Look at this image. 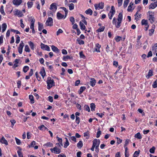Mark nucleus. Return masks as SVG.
<instances>
[{
  "mask_svg": "<svg viewBox=\"0 0 157 157\" xmlns=\"http://www.w3.org/2000/svg\"><path fill=\"white\" fill-rule=\"evenodd\" d=\"M38 30L41 31L44 28L43 25L42 23L38 22Z\"/></svg>",
  "mask_w": 157,
  "mask_h": 157,
  "instance_id": "obj_26",
  "label": "nucleus"
},
{
  "mask_svg": "<svg viewBox=\"0 0 157 157\" xmlns=\"http://www.w3.org/2000/svg\"><path fill=\"white\" fill-rule=\"evenodd\" d=\"M40 73L41 74V75L42 76V77H43V78H44V76L46 75L45 70H44V67H43L42 69L41 70V71H40Z\"/></svg>",
  "mask_w": 157,
  "mask_h": 157,
  "instance_id": "obj_15",
  "label": "nucleus"
},
{
  "mask_svg": "<svg viewBox=\"0 0 157 157\" xmlns=\"http://www.w3.org/2000/svg\"><path fill=\"white\" fill-rule=\"evenodd\" d=\"M20 37L19 36L17 35L16 38V43L17 44H18L20 41Z\"/></svg>",
  "mask_w": 157,
  "mask_h": 157,
  "instance_id": "obj_50",
  "label": "nucleus"
},
{
  "mask_svg": "<svg viewBox=\"0 0 157 157\" xmlns=\"http://www.w3.org/2000/svg\"><path fill=\"white\" fill-rule=\"evenodd\" d=\"M0 12L2 14H3L4 15H5V13L3 9V6H2L0 8Z\"/></svg>",
  "mask_w": 157,
  "mask_h": 157,
  "instance_id": "obj_41",
  "label": "nucleus"
},
{
  "mask_svg": "<svg viewBox=\"0 0 157 157\" xmlns=\"http://www.w3.org/2000/svg\"><path fill=\"white\" fill-rule=\"evenodd\" d=\"M68 6H69V10H72L74 8V6H75L72 3L68 5Z\"/></svg>",
  "mask_w": 157,
  "mask_h": 157,
  "instance_id": "obj_29",
  "label": "nucleus"
},
{
  "mask_svg": "<svg viewBox=\"0 0 157 157\" xmlns=\"http://www.w3.org/2000/svg\"><path fill=\"white\" fill-rule=\"evenodd\" d=\"M84 109L85 110L89 112L90 111V107L88 105H84Z\"/></svg>",
  "mask_w": 157,
  "mask_h": 157,
  "instance_id": "obj_44",
  "label": "nucleus"
},
{
  "mask_svg": "<svg viewBox=\"0 0 157 157\" xmlns=\"http://www.w3.org/2000/svg\"><path fill=\"white\" fill-rule=\"evenodd\" d=\"M0 141L2 143L5 144L6 145L8 144L7 141L6 140L3 136L1 139Z\"/></svg>",
  "mask_w": 157,
  "mask_h": 157,
  "instance_id": "obj_11",
  "label": "nucleus"
},
{
  "mask_svg": "<svg viewBox=\"0 0 157 157\" xmlns=\"http://www.w3.org/2000/svg\"><path fill=\"white\" fill-rule=\"evenodd\" d=\"M47 84V88L50 89L54 85L55 82L53 79L51 80V78L48 77L46 81Z\"/></svg>",
  "mask_w": 157,
  "mask_h": 157,
  "instance_id": "obj_1",
  "label": "nucleus"
},
{
  "mask_svg": "<svg viewBox=\"0 0 157 157\" xmlns=\"http://www.w3.org/2000/svg\"><path fill=\"white\" fill-rule=\"evenodd\" d=\"M123 17H122V13H120L118 15V17L117 18V20L118 21H122V20Z\"/></svg>",
  "mask_w": 157,
  "mask_h": 157,
  "instance_id": "obj_20",
  "label": "nucleus"
},
{
  "mask_svg": "<svg viewBox=\"0 0 157 157\" xmlns=\"http://www.w3.org/2000/svg\"><path fill=\"white\" fill-rule=\"evenodd\" d=\"M129 0H124V7L125 8L127 6Z\"/></svg>",
  "mask_w": 157,
  "mask_h": 157,
  "instance_id": "obj_34",
  "label": "nucleus"
},
{
  "mask_svg": "<svg viewBox=\"0 0 157 157\" xmlns=\"http://www.w3.org/2000/svg\"><path fill=\"white\" fill-rule=\"evenodd\" d=\"M79 25L80 27V29L83 30H85V31H86V30H85L86 26L84 25L82 23L81 21H80L79 22Z\"/></svg>",
  "mask_w": 157,
  "mask_h": 157,
  "instance_id": "obj_16",
  "label": "nucleus"
},
{
  "mask_svg": "<svg viewBox=\"0 0 157 157\" xmlns=\"http://www.w3.org/2000/svg\"><path fill=\"white\" fill-rule=\"evenodd\" d=\"M41 48L43 50H45L48 51H50V48L47 45H45L42 43L41 44Z\"/></svg>",
  "mask_w": 157,
  "mask_h": 157,
  "instance_id": "obj_5",
  "label": "nucleus"
},
{
  "mask_svg": "<svg viewBox=\"0 0 157 157\" xmlns=\"http://www.w3.org/2000/svg\"><path fill=\"white\" fill-rule=\"evenodd\" d=\"M149 35L150 36L152 35L154 32V30L153 29H151L149 30Z\"/></svg>",
  "mask_w": 157,
  "mask_h": 157,
  "instance_id": "obj_49",
  "label": "nucleus"
},
{
  "mask_svg": "<svg viewBox=\"0 0 157 157\" xmlns=\"http://www.w3.org/2000/svg\"><path fill=\"white\" fill-rule=\"evenodd\" d=\"M25 51L27 52H29L30 50L28 45H26L25 47Z\"/></svg>",
  "mask_w": 157,
  "mask_h": 157,
  "instance_id": "obj_42",
  "label": "nucleus"
},
{
  "mask_svg": "<svg viewBox=\"0 0 157 157\" xmlns=\"http://www.w3.org/2000/svg\"><path fill=\"white\" fill-rule=\"evenodd\" d=\"M83 146V144L82 141H79L77 144V146L78 147L81 148Z\"/></svg>",
  "mask_w": 157,
  "mask_h": 157,
  "instance_id": "obj_33",
  "label": "nucleus"
},
{
  "mask_svg": "<svg viewBox=\"0 0 157 157\" xmlns=\"http://www.w3.org/2000/svg\"><path fill=\"white\" fill-rule=\"evenodd\" d=\"M78 43L80 44H84V42L83 40H80L78 38L76 40Z\"/></svg>",
  "mask_w": 157,
  "mask_h": 157,
  "instance_id": "obj_32",
  "label": "nucleus"
},
{
  "mask_svg": "<svg viewBox=\"0 0 157 157\" xmlns=\"http://www.w3.org/2000/svg\"><path fill=\"white\" fill-rule=\"evenodd\" d=\"M121 37L118 36H117V37L115 38V40L117 42L121 40Z\"/></svg>",
  "mask_w": 157,
  "mask_h": 157,
  "instance_id": "obj_61",
  "label": "nucleus"
},
{
  "mask_svg": "<svg viewBox=\"0 0 157 157\" xmlns=\"http://www.w3.org/2000/svg\"><path fill=\"white\" fill-rule=\"evenodd\" d=\"M148 13L149 14V20L151 23H152L155 21V18L151 14V13H152V12H150L149 11L148 12Z\"/></svg>",
  "mask_w": 157,
  "mask_h": 157,
  "instance_id": "obj_6",
  "label": "nucleus"
},
{
  "mask_svg": "<svg viewBox=\"0 0 157 157\" xmlns=\"http://www.w3.org/2000/svg\"><path fill=\"white\" fill-rule=\"evenodd\" d=\"M101 131L99 130V131H98L97 133L96 137L97 138H99L101 134Z\"/></svg>",
  "mask_w": 157,
  "mask_h": 157,
  "instance_id": "obj_56",
  "label": "nucleus"
},
{
  "mask_svg": "<svg viewBox=\"0 0 157 157\" xmlns=\"http://www.w3.org/2000/svg\"><path fill=\"white\" fill-rule=\"evenodd\" d=\"M85 13L87 14L92 15L93 13V11L90 9H89L85 11Z\"/></svg>",
  "mask_w": 157,
  "mask_h": 157,
  "instance_id": "obj_23",
  "label": "nucleus"
},
{
  "mask_svg": "<svg viewBox=\"0 0 157 157\" xmlns=\"http://www.w3.org/2000/svg\"><path fill=\"white\" fill-rule=\"evenodd\" d=\"M109 48L108 45H107V47H106V49L107 52H112V50H111L109 49Z\"/></svg>",
  "mask_w": 157,
  "mask_h": 157,
  "instance_id": "obj_60",
  "label": "nucleus"
},
{
  "mask_svg": "<svg viewBox=\"0 0 157 157\" xmlns=\"http://www.w3.org/2000/svg\"><path fill=\"white\" fill-rule=\"evenodd\" d=\"M2 32H4L6 30L7 28V25L6 23H4L2 24Z\"/></svg>",
  "mask_w": 157,
  "mask_h": 157,
  "instance_id": "obj_28",
  "label": "nucleus"
},
{
  "mask_svg": "<svg viewBox=\"0 0 157 157\" xmlns=\"http://www.w3.org/2000/svg\"><path fill=\"white\" fill-rule=\"evenodd\" d=\"M133 5V3L132 2H131L129 4V5L128 7V9H127V10L128 11H132V6Z\"/></svg>",
  "mask_w": 157,
  "mask_h": 157,
  "instance_id": "obj_21",
  "label": "nucleus"
},
{
  "mask_svg": "<svg viewBox=\"0 0 157 157\" xmlns=\"http://www.w3.org/2000/svg\"><path fill=\"white\" fill-rule=\"evenodd\" d=\"M72 57H71L69 56H64L63 57V59L64 61H66L67 59L72 58Z\"/></svg>",
  "mask_w": 157,
  "mask_h": 157,
  "instance_id": "obj_38",
  "label": "nucleus"
},
{
  "mask_svg": "<svg viewBox=\"0 0 157 157\" xmlns=\"http://www.w3.org/2000/svg\"><path fill=\"white\" fill-rule=\"evenodd\" d=\"M121 21H118L117 23H116V25H116V27L117 28H119L121 25Z\"/></svg>",
  "mask_w": 157,
  "mask_h": 157,
  "instance_id": "obj_43",
  "label": "nucleus"
},
{
  "mask_svg": "<svg viewBox=\"0 0 157 157\" xmlns=\"http://www.w3.org/2000/svg\"><path fill=\"white\" fill-rule=\"evenodd\" d=\"M130 140L128 139H127L125 142L124 145V147H127V145L128 144Z\"/></svg>",
  "mask_w": 157,
  "mask_h": 157,
  "instance_id": "obj_59",
  "label": "nucleus"
},
{
  "mask_svg": "<svg viewBox=\"0 0 157 157\" xmlns=\"http://www.w3.org/2000/svg\"><path fill=\"white\" fill-rule=\"evenodd\" d=\"M90 108L92 111L94 110V109L95 108V105L94 103H91L90 105Z\"/></svg>",
  "mask_w": 157,
  "mask_h": 157,
  "instance_id": "obj_37",
  "label": "nucleus"
},
{
  "mask_svg": "<svg viewBox=\"0 0 157 157\" xmlns=\"http://www.w3.org/2000/svg\"><path fill=\"white\" fill-rule=\"evenodd\" d=\"M61 147H55L54 148V153L57 154L60 153L61 152Z\"/></svg>",
  "mask_w": 157,
  "mask_h": 157,
  "instance_id": "obj_9",
  "label": "nucleus"
},
{
  "mask_svg": "<svg viewBox=\"0 0 157 157\" xmlns=\"http://www.w3.org/2000/svg\"><path fill=\"white\" fill-rule=\"evenodd\" d=\"M153 71L151 70H150L149 71L148 74L147 76V77L148 78H149L150 77L152 76L153 75Z\"/></svg>",
  "mask_w": 157,
  "mask_h": 157,
  "instance_id": "obj_36",
  "label": "nucleus"
},
{
  "mask_svg": "<svg viewBox=\"0 0 157 157\" xmlns=\"http://www.w3.org/2000/svg\"><path fill=\"white\" fill-rule=\"evenodd\" d=\"M15 14L17 15L18 17H22L23 16V14L21 11L17 10Z\"/></svg>",
  "mask_w": 157,
  "mask_h": 157,
  "instance_id": "obj_10",
  "label": "nucleus"
},
{
  "mask_svg": "<svg viewBox=\"0 0 157 157\" xmlns=\"http://www.w3.org/2000/svg\"><path fill=\"white\" fill-rule=\"evenodd\" d=\"M141 24L142 25H145V26L148 25L147 20L144 19H143L141 21Z\"/></svg>",
  "mask_w": 157,
  "mask_h": 157,
  "instance_id": "obj_27",
  "label": "nucleus"
},
{
  "mask_svg": "<svg viewBox=\"0 0 157 157\" xmlns=\"http://www.w3.org/2000/svg\"><path fill=\"white\" fill-rule=\"evenodd\" d=\"M51 47L52 49L53 52L58 53L59 52V50L54 45H52Z\"/></svg>",
  "mask_w": 157,
  "mask_h": 157,
  "instance_id": "obj_14",
  "label": "nucleus"
},
{
  "mask_svg": "<svg viewBox=\"0 0 157 157\" xmlns=\"http://www.w3.org/2000/svg\"><path fill=\"white\" fill-rule=\"evenodd\" d=\"M157 6V1L151 3L149 6V9H154Z\"/></svg>",
  "mask_w": 157,
  "mask_h": 157,
  "instance_id": "obj_7",
  "label": "nucleus"
},
{
  "mask_svg": "<svg viewBox=\"0 0 157 157\" xmlns=\"http://www.w3.org/2000/svg\"><path fill=\"white\" fill-rule=\"evenodd\" d=\"M38 128L41 130H46L47 131L48 130V129L43 124L40 126L38 127Z\"/></svg>",
  "mask_w": 157,
  "mask_h": 157,
  "instance_id": "obj_17",
  "label": "nucleus"
},
{
  "mask_svg": "<svg viewBox=\"0 0 157 157\" xmlns=\"http://www.w3.org/2000/svg\"><path fill=\"white\" fill-rule=\"evenodd\" d=\"M137 8L138 9V11H137L136 13L135 14V16H136V15H137V14H138V13L141 10V7L140 6H138Z\"/></svg>",
  "mask_w": 157,
  "mask_h": 157,
  "instance_id": "obj_53",
  "label": "nucleus"
},
{
  "mask_svg": "<svg viewBox=\"0 0 157 157\" xmlns=\"http://www.w3.org/2000/svg\"><path fill=\"white\" fill-rule=\"evenodd\" d=\"M11 32L15 33L16 34H20V32L17 30L11 29Z\"/></svg>",
  "mask_w": 157,
  "mask_h": 157,
  "instance_id": "obj_52",
  "label": "nucleus"
},
{
  "mask_svg": "<svg viewBox=\"0 0 157 157\" xmlns=\"http://www.w3.org/2000/svg\"><path fill=\"white\" fill-rule=\"evenodd\" d=\"M24 46V43L23 41H21L18 48V52L20 54H21L22 53L23 47Z\"/></svg>",
  "mask_w": 157,
  "mask_h": 157,
  "instance_id": "obj_4",
  "label": "nucleus"
},
{
  "mask_svg": "<svg viewBox=\"0 0 157 157\" xmlns=\"http://www.w3.org/2000/svg\"><path fill=\"white\" fill-rule=\"evenodd\" d=\"M70 21L72 23V25H74L75 22V19L73 17H70Z\"/></svg>",
  "mask_w": 157,
  "mask_h": 157,
  "instance_id": "obj_46",
  "label": "nucleus"
},
{
  "mask_svg": "<svg viewBox=\"0 0 157 157\" xmlns=\"http://www.w3.org/2000/svg\"><path fill=\"white\" fill-rule=\"evenodd\" d=\"M86 89V88L85 86H82L80 87L79 90L78 91L79 94H82L84 91Z\"/></svg>",
  "mask_w": 157,
  "mask_h": 157,
  "instance_id": "obj_18",
  "label": "nucleus"
},
{
  "mask_svg": "<svg viewBox=\"0 0 157 157\" xmlns=\"http://www.w3.org/2000/svg\"><path fill=\"white\" fill-rule=\"evenodd\" d=\"M140 151L139 150L138 151H136L134 154L133 157H137L140 153Z\"/></svg>",
  "mask_w": 157,
  "mask_h": 157,
  "instance_id": "obj_39",
  "label": "nucleus"
},
{
  "mask_svg": "<svg viewBox=\"0 0 157 157\" xmlns=\"http://www.w3.org/2000/svg\"><path fill=\"white\" fill-rule=\"evenodd\" d=\"M15 140L17 144L18 145H20V144L21 143L20 140L16 137L15 138Z\"/></svg>",
  "mask_w": 157,
  "mask_h": 157,
  "instance_id": "obj_57",
  "label": "nucleus"
},
{
  "mask_svg": "<svg viewBox=\"0 0 157 157\" xmlns=\"http://www.w3.org/2000/svg\"><path fill=\"white\" fill-rule=\"evenodd\" d=\"M22 0H13V3L15 6H18L22 2Z\"/></svg>",
  "mask_w": 157,
  "mask_h": 157,
  "instance_id": "obj_8",
  "label": "nucleus"
},
{
  "mask_svg": "<svg viewBox=\"0 0 157 157\" xmlns=\"http://www.w3.org/2000/svg\"><path fill=\"white\" fill-rule=\"evenodd\" d=\"M96 82V80L94 78H91L90 79V85L92 86H94Z\"/></svg>",
  "mask_w": 157,
  "mask_h": 157,
  "instance_id": "obj_12",
  "label": "nucleus"
},
{
  "mask_svg": "<svg viewBox=\"0 0 157 157\" xmlns=\"http://www.w3.org/2000/svg\"><path fill=\"white\" fill-rule=\"evenodd\" d=\"M79 55L81 58H85V57L82 52H79Z\"/></svg>",
  "mask_w": 157,
  "mask_h": 157,
  "instance_id": "obj_55",
  "label": "nucleus"
},
{
  "mask_svg": "<svg viewBox=\"0 0 157 157\" xmlns=\"http://www.w3.org/2000/svg\"><path fill=\"white\" fill-rule=\"evenodd\" d=\"M44 145L47 147H52L53 146V144L51 142H48L44 144Z\"/></svg>",
  "mask_w": 157,
  "mask_h": 157,
  "instance_id": "obj_51",
  "label": "nucleus"
},
{
  "mask_svg": "<svg viewBox=\"0 0 157 157\" xmlns=\"http://www.w3.org/2000/svg\"><path fill=\"white\" fill-rule=\"evenodd\" d=\"M100 140L97 139H94L93 141V145L95 146V149H98L100 143Z\"/></svg>",
  "mask_w": 157,
  "mask_h": 157,
  "instance_id": "obj_3",
  "label": "nucleus"
},
{
  "mask_svg": "<svg viewBox=\"0 0 157 157\" xmlns=\"http://www.w3.org/2000/svg\"><path fill=\"white\" fill-rule=\"evenodd\" d=\"M115 13V8L114 6H112L111 7L110 11L109 13H112V15H114Z\"/></svg>",
  "mask_w": 157,
  "mask_h": 157,
  "instance_id": "obj_25",
  "label": "nucleus"
},
{
  "mask_svg": "<svg viewBox=\"0 0 157 157\" xmlns=\"http://www.w3.org/2000/svg\"><path fill=\"white\" fill-rule=\"evenodd\" d=\"M134 137L135 138L138 139H141L142 138V136L139 132L135 134Z\"/></svg>",
  "mask_w": 157,
  "mask_h": 157,
  "instance_id": "obj_24",
  "label": "nucleus"
},
{
  "mask_svg": "<svg viewBox=\"0 0 157 157\" xmlns=\"http://www.w3.org/2000/svg\"><path fill=\"white\" fill-rule=\"evenodd\" d=\"M27 4L29 8H31L33 4V2H28Z\"/></svg>",
  "mask_w": 157,
  "mask_h": 157,
  "instance_id": "obj_48",
  "label": "nucleus"
},
{
  "mask_svg": "<svg viewBox=\"0 0 157 157\" xmlns=\"http://www.w3.org/2000/svg\"><path fill=\"white\" fill-rule=\"evenodd\" d=\"M36 142L35 141H33L31 142L30 144V146H31V147H33L34 145H36Z\"/></svg>",
  "mask_w": 157,
  "mask_h": 157,
  "instance_id": "obj_63",
  "label": "nucleus"
},
{
  "mask_svg": "<svg viewBox=\"0 0 157 157\" xmlns=\"http://www.w3.org/2000/svg\"><path fill=\"white\" fill-rule=\"evenodd\" d=\"M152 87L154 88L157 87V79L154 82L152 85Z\"/></svg>",
  "mask_w": 157,
  "mask_h": 157,
  "instance_id": "obj_47",
  "label": "nucleus"
},
{
  "mask_svg": "<svg viewBox=\"0 0 157 157\" xmlns=\"http://www.w3.org/2000/svg\"><path fill=\"white\" fill-rule=\"evenodd\" d=\"M53 19L51 17H49L47 20L45 24L47 26H51L53 25Z\"/></svg>",
  "mask_w": 157,
  "mask_h": 157,
  "instance_id": "obj_2",
  "label": "nucleus"
},
{
  "mask_svg": "<svg viewBox=\"0 0 157 157\" xmlns=\"http://www.w3.org/2000/svg\"><path fill=\"white\" fill-rule=\"evenodd\" d=\"M17 152L19 157H23L22 153L21 151H17Z\"/></svg>",
  "mask_w": 157,
  "mask_h": 157,
  "instance_id": "obj_64",
  "label": "nucleus"
},
{
  "mask_svg": "<svg viewBox=\"0 0 157 157\" xmlns=\"http://www.w3.org/2000/svg\"><path fill=\"white\" fill-rule=\"evenodd\" d=\"M98 5V7L102 9H103L104 7V3L102 2H101Z\"/></svg>",
  "mask_w": 157,
  "mask_h": 157,
  "instance_id": "obj_30",
  "label": "nucleus"
},
{
  "mask_svg": "<svg viewBox=\"0 0 157 157\" xmlns=\"http://www.w3.org/2000/svg\"><path fill=\"white\" fill-rule=\"evenodd\" d=\"M31 48L33 50H34V44L33 42L32 41H29L28 43Z\"/></svg>",
  "mask_w": 157,
  "mask_h": 157,
  "instance_id": "obj_31",
  "label": "nucleus"
},
{
  "mask_svg": "<svg viewBox=\"0 0 157 157\" xmlns=\"http://www.w3.org/2000/svg\"><path fill=\"white\" fill-rule=\"evenodd\" d=\"M105 28V27L104 26H102L101 28H99L98 29L97 31L98 32H101L104 31Z\"/></svg>",
  "mask_w": 157,
  "mask_h": 157,
  "instance_id": "obj_40",
  "label": "nucleus"
},
{
  "mask_svg": "<svg viewBox=\"0 0 157 157\" xmlns=\"http://www.w3.org/2000/svg\"><path fill=\"white\" fill-rule=\"evenodd\" d=\"M29 67L28 66H25L24 67L23 71L24 73H26L29 69Z\"/></svg>",
  "mask_w": 157,
  "mask_h": 157,
  "instance_id": "obj_35",
  "label": "nucleus"
},
{
  "mask_svg": "<svg viewBox=\"0 0 157 157\" xmlns=\"http://www.w3.org/2000/svg\"><path fill=\"white\" fill-rule=\"evenodd\" d=\"M122 1L123 0H118V6L119 7L122 5Z\"/></svg>",
  "mask_w": 157,
  "mask_h": 157,
  "instance_id": "obj_58",
  "label": "nucleus"
},
{
  "mask_svg": "<svg viewBox=\"0 0 157 157\" xmlns=\"http://www.w3.org/2000/svg\"><path fill=\"white\" fill-rule=\"evenodd\" d=\"M63 32V30L61 29H59L57 32V35H58L60 33H62Z\"/></svg>",
  "mask_w": 157,
  "mask_h": 157,
  "instance_id": "obj_62",
  "label": "nucleus"
},
{
  "mask_svg": "<svg viewBox=\"0 0 157 157\" xmlns=\"http://www.w3.org/2000/svg\"><path fill=\"white\" fill-rule=\"evenodd\" d=\"M76 122L77 124H79V123L80 121V118L78 117H76Z\"/></svg>",
  "mask_w": 157,
  "mask_h": 157,
  "instance_id": "obj_54",
  "label": "nucleus"
},
{
  "mask_svg": "<svg viewBox=\"0 0 157 157\" xmlns=\"http://www.w3.org/2000/svg\"><path fill=\"white\" fill-rule=\"evenodd\" d=\"M56 5V4L55 3H52L50 5V9L53 10H56L57 9V7Z\"/></svg>",
  "mask_w": 157,
  "mask_h": 157,
  "instance_id": "obj_13",
  "label": "nucleus"
},
{
  "mask_svg": "<svg viewBox=\"0 0 157 157\" xmlns=\"http://www.w3.org/2000/svg\"><path fill=\"white\" fill-rule=\"evenodd\" d=\"M29 98L30 100V102L31 104H33L34 103V97L32 95H30L29 96Z\"/></svg>",
  "mask_w": 157,
  "mask_h": 157,
  "instance_id": "obj_22",
  "label": "nucleus"
},
{
  "mask_svg": "<svg viewBox=\"0 0 157 157\" xmlns=\"http://www.w3.org/2000/svg\"><path fill=\"white\" fill-rule=\"evenodd\" d=\"M64 15L62 14L59 12H58L57 13V17L58 19H60L63 18Z\"/></svg>",
  "mask_w": 157,
  "mask_h": 157,
  "instance_id": "obj_19",
  "label": "nucleus"
},
{
  "mask_svg": "<svg viewBox=\"0 0 157 157\" xmlns=\"http://www.w3.org/2000/svg\"><path fill=\"white\" fill-rule=\"evenodd\" d=\"M155 147H152L151 148H150L149 150V151L152 154H153L154 153L155 150Z\"/></svg>",
  "mask_w": 157,
  "mask_h": 157,
  "instance_id": "obj_45",
  "label": "nucleus"
}]
</instances>
